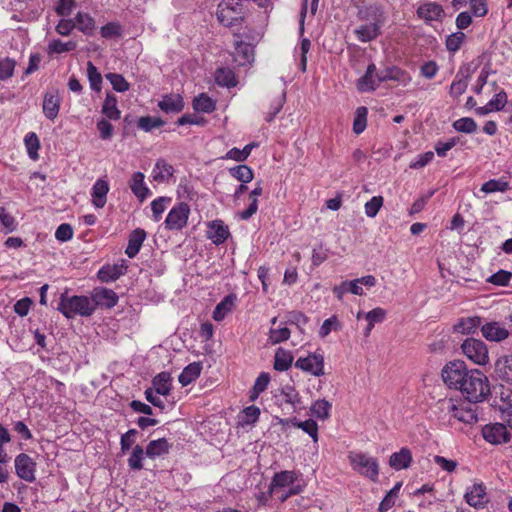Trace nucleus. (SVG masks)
<instances>
[{
	"label": "nucleus",
	"mask_w": 512,
	"mask_h": 512,
	"mask_svg": "<svg viewBox=\"0 0 512 512\" xmlns=\"http://www.w3.org/2000/svg\"><path fill=\"white\" fill-rule=\"evenodd\" d=\"M357 17L359 20L365 21L354 30L357 39L362 43L375 40L381 34V28L386 21L383 9L378 5H370L358 9Z\"/></svg>",
	"instance_id": "obj_1"
},
{
	"label": "nucleus",
	"mask_w": 512,
	"mask_h": 512,
	"mask_svg": "<svg viewBox=\"0 0 512 512\" xmlns=\"http://www.w3.org/2000/svg\"><path fill=\"white\" fill-rule=\"evenodd\" d=\"M466 379L460 387L461 393L470 403L482 402L490 394V384L487 376L478 369L469 370Z\"/></svg>",
	"instance_id": "obj_2"
},
{
	"label": "nucleus",
	"mask_w": 512,
	"mask_h": 512,
	"mask_svg": "<svg viewBox=\"0 0 512 512\" xmlns=\"http://www.w3.org/2000/svg\"><path fill=\"white\" fill-rule=\"evenodd\" d=\"M57 310L68 319L77 315L88 317L95 311V305L87 296H69L67 292H64L60 296Z\"/></svg>",
	"instance_id": "obj_3"
},
{
	"label": "nucleus",
	"mask_w": 512,
	"mask_h": 512,
	"mask_svg": "<svg viewBox=\"0 0 512 512\" xmlns=\"http://www.w3.org/2000/svg\"><path fill=\"white\" fill-rule=\"evenodd\" d=\"M298 480V474L294 471H281L276 473L270 483V493H276L277 489L287 488V492L282 494L279 498L283 502L292 495H297L302 491L299 484H295Z\"/></svg>",
	"instance_id": "obj_4"
},
{
	"label": "nucleus",
	"mask_w": 512,
	"mask_h": 512,
	"mask_svg": "<svg viewBox=\"0 0 512 512\" xmlns=\"http://www.w3.org/2000/svg\"><path fill=\"white\" fill-rule=\"evenodd\" d=\"M349 462L356 472L376 481L379 475V465L375 458L362 452L352 451L348 454Z\"/></svg>",
	"instance_id": "obj_5"
},
{
	"label": "nucleus",
	"mask_w": 512,
	"mask_h": 512,
	"mask_svg": "<svg viewBox=\"0 0 512 512\" xmlns=\"http://www.w3.org/2000/svg\"><path fill=\"white\" fill-rule=\"evenodd\" d=\"M461 350L467 359L476 365L485 366L490 361L488 347L481 339H465L461 344Z\"/></svg>",
	"instance_id": "obj_6"
},
{
	"label": "nucleus",
	"mask_w": 512,
	"mask_h": 512,
	"mask_svg": "<svg viewBox=\"0 0 512 512\" xmlns=\"http://www.w3.org/2000/svg\"><path fill=\"white\" fill-rule=\"evenodd\" d=\"M469 370L463 361L455 360L447 363L441 371L444 383L449 387L459 390L466 379Z\"/></svg>",
	"instance_id": "obj_7"
},
{
	"label": "nucleus",
	"mask_w": 512,
	"mask_h": 512,
	"mask_svg": "<svg viewBox=\"0 0 512 512\" xmlns=\"http://www.w3.org/2000/svg\"><path fill=\"white\" fill-rule=\"evenodd\" d=\"M376 278L373 275H366L351 281H343L333 288L334 295L342 300L346 293L362 296L363 286L371 288L376 285Z\"/></svg>",
	"instance_id": "obj_8"
},
{
	"label": "nucleus",
	"mask_w": 512,
	"mask_h": 512,
	"mask_svg": "<svg viewBox=\"0 0 512 512\" xmlns=\"http://www.w3.org/2000/svg\"><path fill=\"white\" fill-rule=\"evenodd\" d=\"M443 409H445L452 418L465 424H474L478 421L477 414L471 405L458 402L453 399L444 400L441 403Z\"/></svg>",
	"instance_id": "obj_9"
},
{
	"label": "nucleus",
	"mask_w": 512,
	"mask_h": 512,
	"mask_svg": "<svg viewBox=\"0 0 512 512\" xmlns=\"http://www.w3.org/2000/svg\"><path fill=\"white\" fill-rule=\"evenodd\" d=\"M189 214L190 207L187 203L180 202L177 205L173 206L165 219L166 229H183L187 225Z\"/></svg>",
	"instance_id": "obj_10"
},
{
	"label": "nucleus",
	"mask_w": 512,
	"mask_h": 512,
	"mask_svg": "<svg viewBox=\"0 0 512 512\" xmlns=\"http://www.w3.org/2000/svg\"><path fill=\"white\" fill-rule=\"evenodd\" d=\"M216 14L219 22L227 27L237 24L241 19L239 4L236 0H222Z\"/></svg>",
	"instance_id": "obj_11"
},
{
	"label": "nucleus",
	"mask_w": 512,
	"mask_h": 512,
	"mask_svg": "<svg viewBox=\"0 0 512 512\" xmlns=\"http://www.w3.org/2000/svg\"><path fill=\"white\" fill-rule=\"evenodd\" d=\"M16 475L29 483L36 480V462L27 454L21 453L14 460Z\"/></svg>",
	"instance_id": "obj_12"
},
{
	"label": "nucleus",
	"mask_w": 512,
	"mask_h": 512,
	"mask_svg": "<svg viewBox=\"0 0 512 512\" xmlns=\"http://www.w3.org/2000/svg\"><path fill=\"white\" fill-rule=\"evenodd\" d=\"M295 367L314 376H322L324 375V357L317 353L309 354L307 357H300L295 362Z\"/></svg>",
	"instance_id": "obj_13"
},
{
	"label": "nucleus",
	"mask_w": 512,
	"mask_h": 512,
	"mask_svg": "<svg viewBox=\"0 0 512 512\" xmlns=\"http://www.w3.org/2000/svg\"><path fill=\"white\" fill-rule=\"evenodd\" d=\"M62 98L57 89H50L43 96L42 111L45 117L54 121L59 114Z\"/></svg>",
	"instance_id": "obj_14"
},
{
	"label": "nucleus",
	"mask_w": 512,
	"mask_h": 512,
	"mask_svg": "<svg viewBox=\"0 0 512 512\" xmlns=\"http://www.w3.org/2000/svg\"><path fill=\"white\" fill-rule=\"evenodd\" d=\"M483 438L491 444L507 443L510 435L502 423L487 424L482 428Z\"/></svg>",
	"instance_id": "obj_15"
},
{
	"label": "nucleus",
	"mask_w": 512,
	"mask_h": 512,
	"mask_svg": "<svg viewBox=\"0 0 512 512\" xmlns=\"http://www.w3.org/2000/svg\"><path fill=\"white\" fill-rule=\"evenodd\" d=\"M483 337L491 342H501L508 338L511 333L509 327L506 328L502 323L497 321L486 322L481 326Z\"/></svg>",
	"instance_id": "obj_16"
},
{
	"label": "nucleus",
	"mask_w": 512,
	"mask_h": 512,
	"mask_svg": "<svg viewBox=\"0 0 512 512\" xmlns=\"http://www.w3.org/2000/svg\"><path fill=\"white\" fill-rule=\"evenodd\" d=\"M464 498L470 506L474 508H483L487 503L486 488L482 483H475L468 487Z\"/></svg>",
	"instance_id": "obj_17"
},
{
	"label": "nucleus",
	"mask_w": 512,
	"mask_h": 512,
	"mask_svg": "<svg viewBox=\"0 0 512 512\" xmlns=\"http://www.w3.org/2000/svg\"><path fill=\"white\" fill-rule=\"evenodd\" d=\"M230 232L228 226H226L221 220H214L207 224L206 236L215 245L224 243L229 237Z\"/></svg>",
	"instance_id": "obj_18"
},
{
	"label": "nucleus",
	"mask_w": 512,
	"mask_h": 512,
	"mask_svg": "<svg viewBox=\"0 0 512 512\" xmlns=\"http://www.w3.org/2000/svg\"><path fill=\"white\" fill-rule=\"evenodd\" d=\"M127 268L125 260H121L113 265H104L98 271V278L106 283L115 281L126 273Z\"/></svg>",
	"instance_id": "obj_19"
},
{
	"label": "nucleus",
	"mask_w": 512,
	"mask_h": 512,
	"mask_svg": "<svg viewBox=\"0 0 512 512\" xmlns=\"http://www.w3.org/2000/svg\"><path fill=\"white\" fill-rule=\"evenodd\" d=\"M417 15L425 22L439 21L444 15L442 6L435 2H425L419 5Z\"/></svg>",
	"instance_id": "obj_20"
},
{
	"label": "nucleus",
	"mask_w": 512,
	"mask_h": 512,
	"mask_svg": "<svg viewBox=\"0 0 512 512\" xmlns=\"http://www.w3.org/2000/svg\"><path fill=\"white\" fill-rule=\"evenodd\" d=\"M235 37L237 39L235 40L234 61L240 66L251 63L254 59L253 46L239 40L238 35H235Z\"/></svg>",
	"instance_id": "obj_21"
},
{
	"label": "nucleus",
	"mask_w": 512,
	"mask_h": 512,
	"mask_svg": "<svg viewBox=\"0 0 512 512\" xmlns=\"http://www.w3.org/2000/svg\"><path fill=\"white\" fill-rule=\"evenodd\" d=\"M91 300L95 308L97 306L112 308L118 302V295L111 289L100 288L94 290Z\"/></svg>",
	"instance_id": "obj_22"
},
{
	"label": "nucleus",
	"mask_w": 512,
	"mask_h": 512,
	"mask_svg": "<svg viewBox=\"0 0 512 512\" xmlns=\"http://www.w3.org/2000/svg\"><path fill=\"white\" fill-rule=\"evenodd\" d=\"M158 107L166 114L179 113L184 108V101L180 94H166L158 102Z\"/></svg>",
	"instance_id": "obj_23"
},
{
	"label": "nucleus",
	"mask_w": 512,
	"mask_h": 512,
	"mask_svg": "<svg viewBox=\"0 0 512 512\" xmlns=\"http://www.w3.org/2000/svg\"><path fill=\"white\" fill-rule=\"evenodd\" d=\"M506 103L507 93L504 90H500L486 105L477 107L475 113L478 116H485L491 112L501 111Z\"/></svg>",
	"instance_id": "obj_24"
},
{
	"label": "nucleus",
	"mask_w": 512,
	"mask_h": 512,
	"mask_svg": "<svg viewBox=\"0 0 512 512\" xmlns=\"http://www.w3.org/2000/svg\"><path fill=\"white\" fill-rule=\"evenodd\" d=\"M376 65L371 63L367 66L366 72L361 76L356 83V87L360 92H372L378 87L375 78Z\"/></svg>",
	"instance_id": "obj_25"
},
{
	"label": "nucleus",
	"mask_w": 512,
	"mask_h": 512,
	"mask_svg": "<svg viewBox=\"0 0 512 512\" xmlns=\"http://www.w3.org/2000/svg\"><path fill=\"white\" fill-rule=\"evenodd\" d=\"M277 324V318L274 317L271 320V327L269 330L268 340L271 344H278L289 339L291 331L289 330L285 322Z\"/></svg>",
	"instance_id": "obj_26"
},
{
	"label": "nucleus",
	"mask_w": 512,
	"mask_h": 512,
	"mask_svg": "<svg viewBox=\"0 0 512 512\" xmlns=\"http://www.w3.org/2000/svg\"><path fill=\"white\" fill-rule=\"evenodd\" d=\"M172 444L166 438L152 440L145 449V454L151 459L164 456L169 453Z\"/></svg>",
	"instance_id": "obj_27"
},
{
	"label": "nucleus",
	"mask_w": 512,
	"mask_h": 512,
	"mask_svg": "<svg viewBox=\"0 0 512 512\" xmlns=\"http://www.w3.org/2000/svg\"><path fill=\"white\" fill-rule=\"evenodd\" d=\"M494 370L499 379L512 384V355L498 358Z\"/></svg>",
	"instance_id": "obj_28"
},
{
	"label": "nucleus",
	"mask_w": 512,
	"mask_h": 512,
	"mask_svg": "<svg viewBox=\"0 0 512 512\" xmlns=\"http://www.w3.org/2000/svg\"><path fill=\"white\" fill-rule=\"evenodd\" d=\"M144 178L145 176L142 172H135L129 181L131 191L140 201L145 200L150 194V190L146 186Z\"/></svg>",
	"instance_id": "obj_29"
},
{
	"label": "nucleus",
	"mask_w": 512,
	"mask_h": 512,
	"mask_svg": "<svg viewBox=\"0 0 512 512\" xmlns=\"http://www.w3.org/2000/svg\"><path fill=\"white\" fill-rule=\"evenodd\" d=\"M75 28L87 36L94 34L96 30V22L94 18L86 12H78L73 19Z\"/></svg>",
	"instance_id": "obj_30"
},
{
	"label": "nucleus",
	"mask_w": 512,
	"mask_h": 512,
	"mask_svg": "<svg viewBox=\"0 0 512 512\" xmlns=\"http://www.w3.org/2000/svg\"><path fill=\"white\" fill-rule=\"evenodd\" d=\"M109 192V185L107 181L98 179L91 191L92 203L96 208H103L106 204V196Z\"/></svg>",
	"instance_id": "obj_31"
},
{
	"label": "nucleus",
	"mask_w": 512,
	"mask_h": 512,
	"mask_svg": "<svg viewBox=\"0 0 512 512\" xmlns=\"http://www.w3.org/2000/svg\"><path fill=\"white\" fill-rule=\"evenodd\" d=\"M146 238V233L143 229H135L129 236L128 245L126 247L125 253L129 258H134Z\"/></svg>",
	"instance_id": "obj_32"
},
{
	"label": "nucleus",
	"mask_w": 512,
	"mask_h": 512,
	"mask_svg": "<svg viewBox=\"0 0 512 512\" xmlns=\"http://www.w3.org/2000/svg\"><path fill=\"white\" fill-rule=\"evenodd\" d=\"M411 462L412 454L408 448H402L399 452L393 453L389 459L390 466L397 471L408 468Z\"/></svg>",
	"instance_id": "obj_33"
},
{
	"label": "nucleus",
	"mask_w": 512,
	"mask_h": 512,
	"mask_svg": "<svg viewBox=\"0 0 512 512\" xmlns=\"http://www.w3.org/2000/svg\"><path fill=\"white\" fill-rule=\"evenodd\" d=\"M174 168L168 164L164 159H158L152 170V177L154 181L163 183L172 177Z\"/></svg>",
	"instance_id": "obj_34"
},
{
	"label": "nucleus",
	"mask_w": 512,
	"mask_h": 512,
	"mask_svg": "<svg viewBox=\"0 0 512 512\" xmlns=\"http://www.w3.org/2000/svg\"><path fill=\"white\" fill-rule=\"evenodd\" d=\"M117 98L115 95L107 93L104 99L101 112L110 120H119L121 111L117 107Z\"/></svg>",
	"instance_id": "obj_35"
},
{
	"label": "nucleus",
	"mask_w": 512,
	"mask_h": 512,
	"mask_svg": "<svg viewBox=\"0 0 512 512\" xmlns=\"http://www.w3.org/2000/svg\"><path fill=\"white\" fill-rule=\"evenodd\" d=\"M153 390L156 391V393L167 396L170 394L171 391V376L168 372H161L157 374L153 380Z\"/></svg>",
	"instance_id": "obj_36"
},
{
	"label": "nucleus",
	"mask_w": 512,
	"mask_h": 512,
	"mask_svg": "<svg viewBox=\"0 0 512 512\" xmlns=\"http://www.w3.org/2000/svg\"><path fill=\"white\" fill-rule=\"evenodd\" d=\"M201 370L202 366L199 362L190 363L183 369L178 380L182 386H187L199 377Z\"/></svg>",
	"instance_id": "obj_37"
},
{
	"label": "nucleus",
	"mask_w": 512,
	"mask_h": 512,
	"mask_svg": "<svg viewBox=\"0 0 512 512\" xmlns=\"http://www.w3.org/2000/svg\"><path fill=\"white\" fill-rule=\"evenodd\" d=\"M236 300V296L233 294H229L225 296L220 303L217 304L213 311V319L215 321H221L225 318V316L231 312L234 303Z\"/></svg>",
	"instance_id": "obj_38"
},
{
	"label": "nucleus",
	"mask_w": 512,
	"mask_h": 512,
	"mask_svg": "<svg viewBox=\"0 0 512 512\" xmlns=\"http://www.w3.org/2000/svg\"><path fill=\"white\" fill-rule=\"evenodd\" d=\"M293 362V356L290 351L278 348L274 356V369L277 371L288 370Z\"/></svg>",
	"instance_id": "obj_39"
},
{
	"label": "nucleus",
	"mask_w": 512,
	"mask_h": 512,
	"mask_svg": "<svg viewBox=\"0 0 512 512\" xmlns=\"http://www.w3.org/2000/svg\"><path fill=\"white\" fill-rule=\"evenodd\" d=\"M386 78L402 86H407L412 80L411 75L407 71L397 66L386 67Z\"/></svg>",
	"instance_id": "obj_40"
},
{
	"label": "nucleus",
	"mask_w": 512,
	"mask_h": 512,
	"mask_svg": "<svg viewBox=\"0 0 512 512\" xmlns=\"http://www.w3.org/2000/svg\"><path fill=\"white\" fill-rule=\"evenodd\" d=\"M229 173L241 183H249L254 178L253 170L244 164L229 168Z\"/></svg>",
	"instance_id": "obj_41"
},
{
	"label": "nucleus",
	"mask_w": 512,
	"mask_h": 512,
	"mask_svg": "<svg viewBox=\"0 0 512 512\" xmlns=\"http://www.w3.org/2000/svg\"><path fill=\"white\" fill-rule=\"evenodd\" d=\"M509 189V182L506 181L504 178L499 179H491L481 186V191L489 194V193H495V192H505Z\"/></svg>",
	"instance_id": "obj_42"
},
{
	"label": "nucleus",
	"mask_w": 512,
	"mask_h": 512,
	"mask_svg": "<svg viewBox=\"0 0 512 512\" xmlns=\"http://www.w3.org/2000/svg\"><path fill=\"white\" fill-rule=\"evenodd\" d=\"M331 408L332 404L329 401L319 399L312 404L311 412L318 419L325 420L329 418Z\"/></svg>",
	"instance_id": "obj_43"
},
{
	"label": "nucleus",
	"mask_w": 512,
	"mask_h": 512,
	"mask_svg": "<svg viewBox=\"0 0 512 512\" xmlns=\"http://www.w3.org/2000/svg\"><path fill=\"white\" fill-rule=\"evenodd\" d=\"M215 102L206 94L202 93L193 101V108L198 112L211 113L215 110Z\"/></svg>",
	"instance_id": "obj_44"
},
{
	"label": "nucleus",
	"mask_w": 512,
	"mask_h": 512,
	"mask_svg": "<svg viewBox=\"0 0 512 512\" xmlns=\"http://www.w3.org/2000/svg\"><path fill=\"white\" fill-rule=\"evenodd\" d=\"M215 81L218 85L225 87H233L236 85L233 71L227 68H219L216 70Z\"/></svg>",
	"instance_id": "obj_45"
},
{
	"label": "nucleus",
	"mask_w": 512,
	"mask_h": 512,
	"mask_svg": "<svg viewBox=\"0 0 512 512\" xmlns=\"http://www.w3.org/2000/svg\"><path fill=\"white\" fill-rule=\"evenodd\" d=\"M24 143L27 149V153L32 160H37L38 150L40 148V141L38 136L34 132H29L24 138Z\"/></svg>",
	"instance_id": "obj_46"
},
{
	"label": "nucleus",
	"mask_w": 512,
	"mask_h": 512,
	"mask_svg": "<svg viewBox=\"0 0 512 512\" xmlns=\"http://www.w3.org/2000/svg\"><path fill=\"white\" fill-rule=\"evenodd\" d=\"M368 109L365 106H360L355 111V118L353 122V131L355 134H361L367 126Z\"/></svg>",
	"instance_id": "obj_47"
},
{
	"label": "nucleus",
	"mask_w": 512,
	"mask_h": 512,
	"mask_svg": "<svg viewBox=\"0 0 512 512\" xmlns=\"http://www.w3.org/2000/svg\"><path fill=\"white\" fill-rule=\"evenodd\" d=\"M165 122L159 117L143 116L137 121V127L145 132H150L153 129L160 128Z\"/></svg>",
	"instance_id": "obj_48"
},
{
	"label": "nucleus",
	"mask_w": 512,
	"mask_h": 512,
	"mask_svg": "<svg viewBox=\"0 0 512 512\" xmlns=\"http://www.w3.org/2000/svg\"><path fill=\"white\" fill-rule=\"evenodd\" d=\"M145 451L140 445H135L132 449L131 455L128 458V466L131 470L139 471L143 468V459Z\"/></svg>",
	"instance_id": "obj_49"
},
{
	"label": "nucleus",
	"mask_w": 512,
	"mask_h": 512,
	"mask_svg": "<svg viewBox=\"0 0 512 512\" xmlns=\"http://www.w3.org/2000/svg\"><path fill=\"white\" fill-rule=\"evenodd\" d=\"M292 424L307 433L314 442L318 441V425L314 420L298 421L297 419H293Z\"/></svg>",
	"instance_id": "obj_50"
},
{
	"label": "nucleus",
	"mask_w": 512,
	"mask_h": 512,
	"mask_svg": "<svg viewBox=\"0 0 512 512\" xmlns=\"http://www.w3.org/2000/svg\"><path fill=\"white\" fill-rule=\"evenodd\" d=\"M77 47V43L75 41L62 42L60 39H54L50 41L48 44V52L61 54L65 52H70Z\"/></svg>",
	"instance_id": "obj_51"
},
{
	"label": "nucleus",
	"mask_w": 512,
	"mask_h": 512,
	"mask_svg": "<svg viewBox=\"0 0 512 512\" xmlns=\"http://www.w3.org/2000/svg\"><path fill=\"white\" fill-rule=\"evenodd\" d=\"M453 128L458 132L471 134L477 130V123L473 118L463 117L453 122Z\"/></svg>",
	"instance_id": "obj_52"
},
{
	"label": "nucleus",
	"mask_w": 512,
	"mask_h": 512,
	"mask_svg": "<svg viewBox=\"0 0 512 512\" xmlns=\"http://www.w3.org/2000/svg\"><path fill=\"white\" fill-rule=\"evenodd\" d=\"M106 79L110 82L113 89L117 92H125L130 88V84L121 74L108 73L106 74Z\"/></svg>",
	"instance_id": "obj_53"
},
{
	"label": "nucleus",
	"mask_w": 512,
	"mask_h": 512,
	"mask_svg": "<svg viewBox=\"0 0 512 512\" xmlns=\"http://www.w3.org/2000/svg\"><path fill=\"white\" fill-rule=\"evenodd\" d=\"M481 325V318L474 316L461 319L458 328L462 333H474Z\"/></svg>",
	"instance_id": "obj_54"
},
{
	"label": "nucleus",
	"mask_w": 512,
	"mask_h": 512,
	"mask_svg": "<svg viewBox=\"0 0 512 512\" xmlns=\"http://www.w3.org/2000/svg\"><path fill=\"white\" fill-rule=\"evenodd\" d=\"M464 40H465V34L463 32L458 31V32L452 33V34L448 35L446 38V42H445L446 49L449 52L455 53L460 49Z\"/></svg>",
	"instance_id": "obj_55"
},
{
	"label": "nucleus",
	"mask_w": 512,
	"mask_h": 512,
	"mask_svg": "<svg viewBox=\"0 0 512 512\" xmlns=\"http://www.w3.org/2000/svg\"><path fill=\"white\" fill-rule=\"evenodd\" d=\"M87 75L92 90L100 91L102 84V76L92 62L87 64Z\"/></svg>",
	"instance_id": "obj_56"
},
{
	"label": "nucleus",
	"mask_w": 512,
	"mask_h": 512,
	"mask_svg": "<svg viewBox=\"0 0 512 512\" xmlns=\"http://www.w3.org/2000/svg\"><path fill=\"white\" fill-rule=\"evenodd\" d=\"M384 199L382 196H373L369 201H367L364 205L365 214L369 218H374L380 208L382 207Z\"/></svg>",
	"instance_id": "obj_57"
},
{
	"label": "nucleus",
	"mask_w": 512,
	"mask_h": 512,
	"mask_svg": "<svg viewBox=\"0 0 512 512\" xmlns=\"http://www.w3.org/2000/svg\"><path fill=\"white\" fill-rule=\"evenodd\" d=\"M286 318L287 319H286L285 323L287 325L288 324L295 325L300 330V332L304 331L303 327L308 322V317L299 311L289 312Z\"/></svg>",
	"instance_id": "obj_58"
},
{
	"label": "nucleus",
	"mask_w": 512,
	"mask_h": 512,
	"mask_svg": "<svg viewBox=\"0 0 512 512\" xmlns=\"http://www.w3.org/2000/svg\"><path fill=\"white\" fill-rule=\"evenodd\" d=\"M170 201L171 198L169 197H159L151 202V209L155 221H159L161 219V215Z\"/></svg>",
	"instance_id": "obj_59"
},
{
	"label": "nucleus",
	"mask_w": 512,
	"mask_h": 512,
	"mask_svg": "<svg viewBox=\"0 0 512 512\" xmlns=\"http://www.w3.org/2000/svg\"><path fill=\"white\" fill-rule=\"evenodd\" d=\"M259 415L260 409L257 406H248L242 412L241 423L243 425L254 424L258 420Z\"/></svg>",
	"instance_id": "obj_60"
},
{
	"label": "nucleus",
	"mask_w": 512,
	"mask_h": 512,
	"mask_svg": "<svg viewBox=\"0 0 512 512\" xmlns=\"http://www.w3.org/2000/svg\"><path fill=\"white\" fill-rule=\"evenodd\" d=\"M285 100H286V93L284 91H282V93L277 98L274 99V101L272 102V104L270 106V110L266 117L267 122L273 121L275 116L281 111V109L285 103Z\"/></svg>",
	"instance_id": "obj_61"
},
{
	"label": "nucleus",
	"mask_w": 512,
	"mask_h": 512,
	"mask_svg": "<svg viewBox=\"0 0 512 512\" xmlns=\"http://www.w3.org/2000/svg\"><path fill=\"white\" fill-rule=\"evenodd\" d=\"M76 7L75 0H59L55 6V12L62 17L69 16Z\"/></svg>",
	"instance_id": "obj_62"
},
{
	"label": "nucleus",
	"mask_w": 512,
	"mask_h": 512,
	"mask_svg": "<svg viewBox=\"0 0 512 512\" xmlns=\"http://www.w3.org/2000/svg\"><path fill=\"white\" fill-rule=\"evenodd\" d=\"M281 395L284 399V401L288 404H291L293 407H295L297 404L300 403V397L298 392L295 390L293 386H285L282 388Z\"/></svg>",
	"instance_id": "obj_63"
},
{
	"label": "nucleus",
	"mask_w": 512,
	"mask_h": 512,
	"mask_svg": "<svg viewBox=\"0 0 512 512\" xmlns=\"http://www.w3.org/2000/svg\"><path fill=\"white\" fill-rule=\"evenodd\" d=\"M511 277H512L511 272H508L506 270H499L496 273H494L493 275H491L487 281L494 285L506 286V285H508Z\"/></svg>",
	"instance_id": "obj_64"
}]
</instances>
